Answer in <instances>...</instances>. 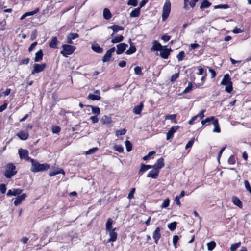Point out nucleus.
Listing matches in <instances>:
<instances>
[{
	"instance_id": "774afa93",
	"label": "nucleus",
	"mask_w": 251,
	"mask_h": 251,
	"mask_svg": "<svg viewBox=\"0 0 251 251\" xmlns=\"http://www.w3.org/2000/svg\"><path fill=\"white\" fill-rule=\"evenodd\" d=\"M68 36L71 38L72 40H74L79 37V35L77 33H71Z\"/></svg>"
},
{
	"instance_id": "6e6d98bb",
	"label": "nucleus",
	"mask_w": 251,
	"mask_h": 251,
	"mask_svg": "<svg viewBox=\"0 0 251 251\" xmlns=\"http://www.w3.org/2000/svg\"><path fill=\"white\" fill-rule=\"evenodd\" d=\"M126 132V130L125 129H122L118 130L116 131V135L118 136L119 135H125Z\"/></svg>"
},
{
	"instance_id": "7ed1b4c3",
	"label": "nucleus",
	"mask_w": 251,
	"mask_h": 251,
	"mask_svg": "<svg viewBox=\"0 0 251 251\" xmlns=\"http://www.w3.org/2000/svg\"><path fill=\"white\" fill-rule=\"evenodd\" d=\"M62 48L63 50L60 52V53L65 57H67L69 55L73 54L76 49L75 46L69 44H63L62 46Z\"/></svg>"
},
{
	"instance_id": "bb28decb",
	"label": "nucleus",
	"mask_w": 251,
	"mask_h": 251,
	"mask_svg": "<svg viewBox=\"0 0 251 251\" xmlns=\"http://www.w3.org/2000/svg\"><path fill=\"white\" fill-rule=\"evenodd\" d=\"M103 18L106 20H109L112 17V14L107 8H105L103 12Z\"/></svg>"
},
{
	"instance_id": "dca6fc26",
	"label": "nucleus",
	"mask_w": 251,
	"mask_h": 251,
	"mask_svg": "<svg viewBox=\"0 0 251 251\" xmlns=\"http://www.w3.org/2000/svg\"><path fill=\"white\" fill-rule=\"evenodd\" d=\"M26 197V194L25 193H23L21 194L20 196H18L15 200V201L14 202V204L15 206L19 205L22 201L25 199V197Z\"/></svg>"
},
{
	"instance_id": "de8ad7c7",
	"label": "nucleus",
	"mask_w": 251,
	"mask_h": 251,
	"mask_svg": "<svg viewBox=\"0 0 251 251\" xmlns=\"http://www.w3.org/2000/svg\"><path fill=\"white\" fill-rule=\"evenodd\" d=\"M192 90V84L191 83H189L188 86L185 88V89L182 92L183 94H186L189 92H190Z\"/></svg>"
},
{
	"instance_id": "2eb2a0df",
	"label": "nucleus",
	"mask_w": 251,
	"mask_h": 251,
	"mask_svg": "<svg viewBox=\"0 0 251 251\" xmlns=\"http://www.w3.org/2000/svg\"><path fill=\"white\" fill-rule=\"evenodd\" d=\"M116 228L112 230L108 231L109 233L110 238L108 239V242H115L117 240V233L115 232Z\"/></svg>"
},
{
	"instance_id": "423d86ee",
	"label": "nucleus",
	"mask_w": 251,
	"mask_h": 251,
	"mask_svg": "<svg viewBox=\"0 0 251 251\" xmlns=\"http://www.w3.org/2000/svg\"><path fill=\"white\" fill-rule=\"evenodd\" d=\"M19 157L21 159H25L27 161H30V157L28 156L29 152L27 150L19 149L18 151Z\"/></svg>"
},
{
	"instance_id": "cd10ccee",
	"label": "nucleus",
	"mask_w": 251,
	"mask_h": 251,
	"mask_svg": "<svg viewBox=\"0 0 251 251\" xmlns=\"http://www.w3.org/2000/svg\"><path fill=\"white\" fill-rule=\"evenodd\" d=\"M129 42H130V47L128 50L126 52V54L127 55H130L135 53L136 51V49L135 46L133 45L131 43V40L130 39Z\"/></svg>"
},
{
	"instance_id": "f257e3e1",
	"label": "nucleus",
	"mask_w": 251,
	"mask_h": 251,
	"mask_svg": "<svg viewBox=\"0 0 251 251\" xmlns=\"http://www.w3.org/2000/svg\"><path fill=\"white\" fill-rule=\"evenodd\" d=\"M30 162H31L30 170L34 173L44 171L48 170L50 165L47 163L40 164L39 162L32 158H30Z\"/></svg>"
},
{
	"instance_id": "ddd939ff",
	"label": "nucleus",
	"mask_w": 251,
	"mask_h": 251,
	"mask_svg": "<svg viewBox=\"0 0 251 251\" xmlns=\"http://www.w3.org/2000/svg\"><path fill=\"white\" fill-rule=\"evenodd\" d=\"M164 46H162L156 40L153 41V46L151 48V51H160L162 48H163Z\"/></svg>"
},
{
	"instance_id": "680f3d73",
	"label": "nucleus",
	"mask_w": 251,
	"mask_h": 251,
	"mask_svg": "<svg viewBox=\"0 0 251 251\" xmlns=\"http://www.w3.org/2000/svg\"><path fill=\"white\" fill-rule=\"evenodd\" d=\"M179 77V73H176L174 74L171 77L170 81L172 82H174Z\"/></svg>"
},
{
	"instance_id": "5701e85b",
	"label": "nucleus",
	"mask_w": 251,
	"mask_h": 251,
	"mask_svg": "<svg viewBox=\"0 0 251 251\" xmlns=\"http://www.w3.org/2000/svg\"><path fill=\"white\" fill-rule=\"evenodd\" d=\"M58 43L57 38L56 36H54L52 38L51 40L49 43V46L50 48L56 49L57 48V45Z\"/></svg>"
},
{
	"instance_id": "4d7b16f0",
	"label": "nucleus",
	"mask_w": 251,
	"mask_h": 251,
	"mask_svg": "<svg viewBox=\"0 0 251 251\" xmlns=\"http://www.w3.org/2000/svg\"><path fill=\"white\" fill-rule=\"evenodd\" d=\"M22 192V190L21 189H14L13 190V196H19Z\"/></svg>"
},
{
	"instance_id": "c756f323",
	"label": "nucleus",
	"mask_w": 251,
	"mask_h": 251,
	"mask_svg": "<svg viewBox=\"0 0 251 251\" xmlns=\"http://www.w3.org/2000/svg\"><path fill=\"white\" fill-rule=\"evenodd\" d=\"M140 13V7L133 10L130 13V16L131 17H138Z\"/></svg>"
},
{
	"instance_id": "58836bf2",
	"label": "nucleus",
	"mask_w": 251,
	"mask_h": 251,
	"mask_svg": "<svg viewBox=\"0 0 251 251\" xmlns=\"http://www.w3.org/2000/svg\"><path fill=\"white\" fill-rule=\"evenodd\" d=\"M207 245L208 250L212 251L215 248L216 246V243L214 241H211L208 243Z\"/></svg>"
},
{
	"instance_id": "49530a36",
	"label": "nucleus",
	"mask_w": 251,
	"mask_h": 251,
	"mask_svg": "<svg viewBox=\"0 0 251 251\" xmlns=\"http://www.w3.org/2000/svg\"><path fill=\"white\" fill-rule=\"evenodd\" d=\"M98 148L97 147H94L92 149H89L88 151H86L85 154L86 155H89L95 153L97 150Z\"/></svg>"
},
{
	"instance_id": "052dcab7",
	"label": "nucleus",
	"mask_w": 251,
	"mask_h": 251,
	"mask_svg": "<svg viewBox=\"0 0 251 251\" xmlns=\"http://www.w3.org/2000/svg\"><path fill=\"white\" fill-rule=\"evenodd\" d=\"M155 153V152L154 151H152L149 152L147 155L143 157V159L144 160H147L148 159H149V158L151 155H152L153 154H154Z\"/></svg>"
},
{
	"instance_id": "f3484780",
	"label": "nucleus",
	"mask_w": 251,
	"mask_h": 251,
	"mask_svg": "<svg viewBox=\"0 0 251 251\" xmlns=\"http://www.w3.org/2000/svg\"><path fill=\"white\" fill-rule=\"evenodd\" d=\"M17 136L22 140H25L28 139L29 137V134L27 131H20L17 134Z\"/></svg>"
},
{
	"instance_id": "39448f33",
	"label": "nucleus",
	"mask_w": 251,
	"mask_h": 251,
	"mask_svg": "<svg viewBox=\"0 0 251 251\" xmlns=\"http://www.w3.org/2000/svg\"><path fill=\"white\" fill-rule=\"evenodd\" d=\"M167 46H164L163 48H162L160 51V56L163 59H167L170 54V53L172 51V50L171 48H167Z\"/></svg>"
},
{
	"instance_id": "c85d7f7f",
	"label": "nucleus",
	"mask_w": 251,
	"mask_h": 251,
	"mask_svg": "<svg viewBox=\"0 0 251 251\" xmlns=\"http://www.w3.org/2000/svg\"><path fill=\"white\" fill-rule=\"evenodd\" d=\"M113 223V221L111 219L109 218L106 223V231H108L110 230H112V224Z\"/></svg>"
},
{
	"instance_id": "a878e982",
	"label": "nucleus",
	"mask_w": 251,
	"mask_h": 251,
	"mask_svg": "<svg viewBox=\"0 0 251 251\" xmlns=\"http://www.w3.org/2000/svg\"><path fill=\"white\" fill-rule=\"evenodd\" d=\"M232 201L234 205L238 207L242 208L243 205L242 201L236 197H233Z\"/></svg>"
},
{
	"instance_id": "864d4df0",
	"label": "nucleus",
	"mask_w": 251,
	"mask_h": 251,
	"mask_svg": "<svg viewBox=\"0 0 251 251\" xmlns=\"http://www.w3.org/2000/svg\"><path fill=\"white\" fill-rule=\"evenodd\" d=\"M39 11V8H37L34 10H33L32 11L26 12L25 14L27 17V16L33 15L37 13Z\"/></svg>"
},
{
	"instance_id": "5fc2aeb1",
	"label": "nucleus",
	"mask_w": 251,
	"mask_h": 251,
	"mask_svg": "<svg viewBox=\"0 0 251 251\" xmlns=\"http://www.w3.org/2000/svg\"><path fill=\"white\" fill-rule=\"evenodd\" d=\"M60 130V127L58 126H52V132L54 134H57L59 133Z\"/></svg>"
},
{
	"instance_id": "8fccbe9b",
	"label": "nucleus",
	"mask_w": 251,
	"mask_h": 251,
	"mask_svg": "<svg viewBox=\"0 0 251 251\" xmlns=\"http://www.w3.org/2000/svg\"><path fill=\"white\" fill-rule=\"evenodd\" d=\"M195 141V138H193L188 141L187 144L185 146V149H188L192 147Z\"/></svg>"
},
{
	"instance_id": "ea45409f",
	"label": "nucleus",
	"mask_w": 251,
	"mask_h": 251,
	"mask_svg": "<svg viewBox=\"0 0 251 251\" xmlns=\"http://www.w3.org/2000/svg\"><path fill=\"white\" fill-rule=\"evenodd\" d=\"M125 145H126V151L128 152L130 151L132 149V144H131V143L129 141L126 140L125 142Z\"/></svg>"
},
{
	"instance_id": "4be33fe9",
	"label": "nucleus",
	"mask_w": 251,
	"mask_h": 251,
	"mask_svg": "<svg viewBox=\"0 0 251 251\" xmlns=\"http://www.w3.org/2000/svg\"><path fill=\"white\" fill-rule=\"evenodd\" d=\"M212 124L214 126V128L213 129V132L216 133H220L221 132V129L219 126L218 120L216 119V120L212 122Z\"/></svg>"
},
{
	"instance_id": "c03bdc74",
	"label": "nucleus",
	"mask_w": 251,
	"mask_h": 251,
	"mask_svg": "<svg viewBox=\"0 0 251 251\" xmlns=\"http://www.w3.org/2000/svg\"><path fill=\"white\" fill-rule=\"evenodd\" d=\"M170 203V200L169 199H166L161 205L162 208H165L169 206Z\"/></svg>"
},
{
	"instance_id": "9d476101",
	"label": "nucleus",
	"mask_w": 251,
	"mask_h": 251,
	"mask_svg": "<svg viewBox=\"0 0 251 251\" xmlns=\"http://www.w3.org/2000/svg\"><path fill=\"white\" fill-rule=\"evenodd\" d=\"M117 49L116 50V54L120 55L122 54L128 47V45L125 43H122L117 45Z\"/></svg>"
},
{
	"instance_id": "a211bd4d",
	"label": "nucleus",
	"mask_w": 251,
	"mask_h": 251,
	"mask_svg": "<svg viewBox=\"0 0 251 251\" xmlns=\"http://www.w3.org/2000/svg\"><path fill=\"white\" fill-rule=\"evenodd\" d=\"M232 83L229 74H226L224 75V77L221 82V84L223 85H227Z\"/></svg>"
},
{
	"instance_id": "f8f14e48",
	"label": "nucleus",
	"mask_w": 251,
	"mask_h": 251,
	"mask_svg": "<svg viewBox=\"0 0 251 251\" xmlns=\"http://www.w3.org/2000/svg\"><path fill=\"white\" fill-rule=\"evenodd\" d=\"M164 166V159L161 157L158 159L156 163L152 165L153 168L157 169L159 171V170Z\"/></svg>"
},
{
	"instance_id": "6e6552de",
	"label": "nucleus",
	"mask_w": 251,
	"mask_h": 251,
	"mask_svg": "<svg viewBox=\"0 0 251 251\" xmlns=\"http://www.w3.org/2000/svg\"><path fill=\"white\" fill-rule=\"evenodd\" d=\"M46 66L45 63L42 64H35L34 65V69L31 72V74L34 75L35 73H40L44 70Z\"/></svg>"
},
{
	"instance_id": "a18cd8bd",
	"label": "nucleus",
	"mask_w": 251,
	"mask_h": 251,
	"mask_svg": "<svg viewBox=\"0 0 251 251\" xmlns=\"http://www.w3.org/2000/svg\"><path fill=\"white\" fill-rule=\"evenodd\" d=\"M198 116L196 115L193 117L189 121V124L190 125H193L195 122H199V120L198 119Z\"/></svg>"
},
{
	"instance_id": "f704fd0d",
	"label": "nucleus",
	"mask_w": 251,
	"mask_h": 251,
	"mask_svg": "<svg viewBox=\"0 0 251 251\" xmlns=\"http://www.w3.org/2000/svg\"><path fill=\"white\" fill-rule=\"evenodd\" d=\"M100 121L102 124H110L111 120L108 116L104 115L101 118Z\"/></svg>"
},
{
	"instance_id": "4c0bfd02",
	"label": "nucleus",
	"mask_w": 251,
	"mask_h": 251,
	"mask_svg": "<svg viewBox=\"0 0 251 251\" xmlns=\"http://www.w3.org/2000/svg\"><path fill=\"white\" fill-rule=\"evenodd\" d=\"M176 114H172V115H167L165 116V120H174L175 123H176Z\"/></svg>"
},
{
	"instance_id": "a19ab883",
	"label": "nucleus",
	"mask_w": 251,
	"mask_h": 251,
	"mask_svg": "<svg viewBox=\"0 0 251 251\" xmlns=\"http://www.w3.org/2000/svg\"><path fill=\"white\" fill-rule=\"evenodd\" d=\"M176 224L177 223L176 222H172V223L168 224V228L171 231H174L176 228Z\"/></svg>"
},
{
	"instance_id": "79ce46f5",
	"label": "nucleus",
	"mask_w": 251,
	"mask_h": 251,
	"mask_svg": "<svg viewBox=\"0 0 251 251\" xmlns=\"http://www.w3.org/2000/svg\"><path fill=\"white\" fill-rule=\"evenodd\" d=\"M64 174V171L63 169H60L57 171H52L50 173L49 175L50 176H53L59 174Z\"/></svg>"
},
{
	"instance_id": "e433bc0d",
	"label": "nucleus",
	"mask_w": 251,
	"mask_h": 251,
	"mask_svg": "<svg viewBox=\"0 0 251 251\" xmlns=\"http://www.w3.org/2000/svg\"><path fill=\"white\" fill-rule=\"evenodd\" d=\"M143 69V68L139 67V66H136L134 68V73L136 75H143V73L142 72V70Z\"/></svg>"
},
{
	"instance_id": "0eeeda50",
	"label": "nucleus",
	"mask_w": 251,
	"mask_h": 251,
	"mask_svg": "<svg viewBox=\"0 0 251 251\" xmlns=\"http://www.w3.org/2000/svg\"><path fill=\"white\" fill-rule=\"evenodd\" d=\"M162 228L160 227H157L155 230L153 231L152 233V238L154 240V242L156 244H157L158 243V241L161 238V230Z\"/></svg>"
},
{
	"instance_id": "69168bd1",
	"label": "nucleus",
	"mask_w": 251,
	"mask_h": 251,
	"mask_svg": "<svg viewBox=\"0 0 251 251\" xmlns=\"http://www.w3.org/2000/svg\"><path fill=\"white\" fill-rule=\"evenodd\" d=\"M135 188H133L131 189L130 193H129L128 195V197L127 198L129 199H132L133 197H134V194L135 193Z\"/></svg>"
},
{
	"instance_id": "09e8293b",
	"label": "nucleus",
	"mask_w": 251,
	"mask_h": 251,
	"mask_svg": "<svg viewBox=\"0 0 251 251\" xmlns=\"http://www.w3.org/2000/svg\"><path fill=\"white\" fill-rule=\"evenodd\" d=\"M216 119H215V117L214 116H211L206 118V119H205V122H206V126L209 125L211 122H213Z\"/></svg>"
},
{
	"instance_id": "aec40b11",
	"label": "nucleus",
	"mask_w": 251,
	"mask_h": 251,
	"mask_svg": "<svg viewBox=\"0 0 251 251\" xmlns=\"http://www.w3.org/2000/svg\"><path fill=\"white\" fill-rule=\"evenodd\" d=\"M108 29H111L113 30V33L111 34V36H113L114 34L116 33L119 31L123 30L124 28L123 27L114 25L113 26L108 27Z\"/></svg>"
},
{
	"instance_id": "13d9d810",
	"label": "nucleus",
	"mask_w": 251,
	"mask_h": 251,
	"mask_svg": "<svg viewBox=\"0 0 251 251\" xmlns=\"http://www.w3.org/2000/svg\"><path fill=\"white\" fill-rule=\"evenodd\" d=\"M6 191V187L5 184L2 183L0 184V192L2 194H4Z\"/></svg>"
},
{
	"instance_id": "6ab92c4d",
	"label": "nucleus",
	"mask_w": 251,
	"mask_h": 251,
	"mask_svg": "<svg viewBox=\"0 0 251 251\" xmlns=\"http://www.w3.org/2000/svg\"><path fill=\"white\" fill-rule=\"evenodd\" d=\"M144 107V102H140L139 105L135 106L133 109V112L137 115L140 114Z\"/></svg>"
},
{
	"instance_id": "2f4dec72",
	"label": "nucleus",
	"mask_w": 251,
	"mask_h": 251,
	"mask_svg": "<svg viewBox=\"0 0 251 251\" xmlns=\"http://www.w3.org/2000/svg\"><path fill=\"white\" fill-rule=\"evenodd\" d=\"M100 98L99 95L90 94L88 96V99L92 100H99Z\"/></svg>"
},
{
	"instance_id": "20e7f679",
	"label": "nucleus",
	"mask_w": 251,
	"mask_h": 251,
	"mask_svg": "<svg viewBox=\"0 0 251 251\" xmlns=\"http://www.w3.org/2000/svg\"><path fill=\"white\" fill-rule=\"evenodd\" d=\"M171 4L170 0H166L163 7V12L162 14V21H165L168 17L171 11Z\"/></svg>"
},
{
	"instance_id": "e2e57ef3",
	"label": "nucleus",
	"mask_w": 251,
	"mask_h": 251,
	"mask_svg": "<svg viewBox=\"0 0 251 251\" xmlns=\"http://www.w3.org/2000/svg\"><path fill=\"white\" fill-rule=\"evenodd\" d=\"M233 90L232 83L226 85L225 91L228 93H230Z\"/></svg>"
},
{
	"instance_id": "0e129e2a",
	"label": "nucleus",
	"mask_w": 251,
	"mask_h": 251,
	"mask_svg": "<svg viewBox=\"0 0 251 251\" xmlns=\"http://www.w3.org/2000/svg\"><path fill=\"white\" fill-rule=\"evenodd\" d=\"M179 240V237L177 235H174L173 239V245L175 248H176V243Z\"/></svg>"
},
{
	"instance_id": "473e14b6",
	"label": "nucleus",
	"mask_w": 251,
	"mask_h": 251,
	"mask_svg": "<svg viewBox=\"0 0 251 251\" xmlns=\"http://www.w3.org/2000/svg\"><path fill=\"white\" fill-rule=\"evenodd\" d=\"M123 40L124 37L122 35H118L112 39L111 42L113 44L117 43L122 41Z\"/></svg>"
},
{
	"instance_id": "b1692460",
	"label": "nucleus",
	"mask_w": 251,
	"mask_h": 251,
	"mask_svg": "<svg viewBox=\"0 0 251 251\" xmlns=\"http://www.w3.org/2000/svg\"><path fill=\"white\" fill-rule=\"evenodd\" d=\"M152 168H153L152 165L142 164L139 170V174L142 175L145 171Z\"/></svg>"
},
{
	"instance_id": "1a4fd4ad",
	"label": "nucleus",
	"mask_w": 251,
	"mask_h": 251,
	"mask_svg": "<svg viewBox=\"0 0 251 251\" xmlns=\"http://www.w3.org/2000/svg\"><path fill=\"white\" fill-rule=\"evenodd\" d=\"M116 50L115 48L112 47L109 49L102 58V61L103 62H107L110 61L112 53Z\"/></svg>"
},
{
	"instance_id": "4468645a",
	"label": "nucleus",
	"mask_w": 251,
	"mask_h": 251,
	"mask_svg": "<svg viewBox=\"0 0 251 251\" xmlns=\"http://www.w3.org/2000/svg\"><path fill=\"white\" fill-rule=\"evenodd\" d=\"M153 170L150 171L148 174L147 176L152 178L156 179L158 177L159 171L155 168H152Z\"/></svg>"
},
{
	"instance_id": "f03ea898",
	"label": "nucleus",
	"mask_w": 251,
	"mask_h": 251,
	"mask_svg": "<svg viewBox=\"0 0 251 251\" xmlns=\"http://www.w3.org/2000/svg\"><path fill=\"white\" fill-rule=\"evenodd\" d=\"M17 172L16 166L14 164L8 163L6 166L4 175L7 178H10L15 175Z\"/></svg>"
},
{
	"instance_id": "412c9836",
	"label": "nucleus",
	"mask_w": 251,
	"mask_h": 251,
	"mask_svg": "<svg viewBox=\"0 0 251 251\" xmlns=\"http://www.w3.org/2000/svg\"><path fill=\"white\" fill-rule=\"evenodd\" d=\"M43 53L42 49H40L38 51H37L35 54V57L34 58V61L35 62H38L40 61L43 59Z\"/></svg>"
},
{
	"instance_id": "393cba45",
	"label": "nucleus",
	"mask_w": 251,
	"mask_h": 251,
	"mask_svg": "<svg viewBox=\"0 0 251 251\" xmlns=\"http://www.w3.org/2000/svg\"><path fill=\"white\" fill-rule=\"evenodd\" d=\"M93 50L98 53H101L103 52V49L101 48L98 44L92 46Z\"/></svg>"
},
{
	"instance_id": "3c124183",
	"label": "nucleus",
	"mask_w": 251,
	"mask_h": 251,
	"mask_svg": "<svg viewBox=\"0 0 251 251\" xmlns=\"http://www.w3.org/2000/svg\"><path fill=\"white\" fill-rule=\"evenodd\" d=\"M229 5L226 4L215 5L214 8V9H227L229 8Z\"/></svg>"
},
{
	"instance_id": "9b49d317",
	"label": "nucleus",
	"mask_w": 251,
	"mask_h": 251,
	"mask_svg": "<svg viewBox=\"0 0 251 251\" xmlns=\"http://www.w3.org/2000/svg\"><path fill=\"white\" fill-rule=\"evenodd\" d=\"M179 127L180 126H172L167 133L166 140H169L172 138L173 137L174 133L179 128Z\"/></svg>"
},
{
	"instance_id": "603ef678",
	"label": "nucleus",
	"mask_w": 251,
	"mask_h": 251,
	"mask_svg": "<svg viewBox=\"0 0 251 251\" xmlns=\"http://www.w3.org/2000/svg\"><path fill=\"white\" fill-rule=\"evenodd\" d=\"M114 150L119 152L122 153L124 151L123 147L121 145H115L114 148Z\"/></svg>"
},
{
	"instance_id": "338daca9",
	"label": "nucleus",
	"mask_w": 251,
	"mask_h": 251,
	"mask_svg": "<svg viewBox=\"0 0 251 251\" xmlns=\"http://www.w3.org/2000/svg\"><path fill=\"white\" fill-rule=\"evenodd\" d=\"M228 163L230 164H234L235 163V160L233 155L230 156L228 159Z\"/></svg>"
},
{
	"instance_id": "bf43d9fd",
	"label": "nucleus",
	"mask_w": 251,
	"mask_h": 251,
	"mask_svg": "<svg viewBox=\"0 0 251 251\" xmlns=\"http://www.w3.org/2000/svg\"><path fill=\"white\" fill-rule=\"evenodd\" d=\"M138 1L137 0H128L127 2V4L129 5H132L133 6H136L137 5Z\"/></svg>"
},
{
	"instance_id": "c9c22d12",
	"label": "nucleus",
	"mask_w": 251,
	"mask_h": 251,
	"mask_svg": "<svg viewBox=\"0 0 251 251\" xmlns=\"http://www.w3.org/2000/svg\"><path fill=\"white\" fill-rule=\"evenodd\" d=\"M240 242L232 244L230 248V251H236L237 248L240 247Z\"/></svg>"
},
{
	"instance_id": "37998d69",
	"label": "nucleus",
	"mask_w": 251,
	"mask_h": 251,
	"mask_svg": "<svg viewBox=\"0 0 251 251\" xmlns=\"http://www.w3.org/2000/svg\"><path fill=\"white\" fill-rule=\"evenodd\" d=\"M185 56V52L184 51H181L177 55V59L178 61H182Z\"/></svg>"
},
{
	"instance_id": "7c9ffc66",
	"label": "nucleus",
	"mask_w": 251,
	"mask_h": 251,
	"mask_svg": "<svg viewBox=\"0 0 251 251\" xmlns=\"http://www.w3.org/2000/svg\"><path fill=\"white\" fill-rule=\"evenodd\" d=\"M87 106L91 108L92 112L94 114H95L97 116H98L100 114V110L99 107L93 105H88Z\"/></svg>"
},
{
	"instance_id": "72a5a7b5",
	"label": "nucleus",
	"mask_w": 251,
	"mask_h": 251,
	"mask_svg": "<svg viewBox=\"0 0 251 251\" xmlns=\"http://www.w3.org/2000/svg\"><path fill=\"white\" fill-rule=\"evenodd\" d=\"M211 3L207 0H204L201 4L200 8L204 9L209 7Z\"/></svg>"
}]
</instances>
